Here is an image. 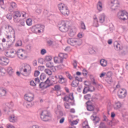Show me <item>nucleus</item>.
I'll use <instances>...</instances> for the list:
<instances>
[{"label": "nucleus", "instance_id": "f257e3e1", "mask_svg": "<svg viewBox=\"0 0 128 128\" xmlns=\"http://www.w3.org/2000/svg\"><path fill=\"white\" fill-rule=\"evenodd\" d=\"M16 54L19 58H24L26 56V51L24 49H19L16 52L14 50H11L8 52H6V56L8 58H14L16 56Z\"/></svg>", "mask_w": 128, "mask_h": 128}, {"label": "nucleus", "instance_id": "f03ea898", "mask_svg": "<svg viewBox=\"0 0 128 128\" xmlns=\"http://www.w3.org/2000/svg\"><path fill=\"white\" fill-rule=\"evenodd\" d=\"M5 38H2V42H6V46H8V48H10L16 42V34H8L5 35Z\"/></svg>", "mask_w": 128, "mask_h": 128}, {"label": "nucleus", "instance_id": "7ed1b4c3", "mask_svg": "<svg viewBox=\"0 0 128 128\" xmlns=\"http://www.w3.org/2000/svg\"><path fill=\"white\" fill-rule=\"evenodd\" d=\"M40 118L44 122H48L52 120V114L48 110H43L40 113Z\"/></svg>", "mask_w": 128, "mask_h": 128}, {"label": "nucleus", "instance_id": "20e7f679", "mask_svg": "<svg viewBox=\"0 0 128 128\" xmlns=\"http://www.w3.org/2000/svg\"><path fill=\"white\" fill-rule=\"evenodd\" d=\"M58 8L63 16H68L70 14L68 8L64 3L59 4H58Z\"/></svg>", "mask_w": 128, "mask_h": 128}, {"label": "nucleus", "instance_id": "39448f33", "mask_svg": "<svg viewBox=\"0 0 128 128\" xmlns=\"http://www.w3.org/2000/svg\"><path fill=\"white\" fill-rule=\"evenodd\" d=\"M30 70H32V68L29 64H26L22 67L20 68V72H24L23 76H30Z\"/></svg>", "mask_w": 128, "mask_h": 128}, {"label": "nucleus", "instance_id": "423d86ee", "mask_svg": "<svg viewBox=\"0 0 128 128\" xmlns=\"http://www.w3.org/2000/svg\"><path fill=\"white\" fill-rule=\"evenodd\" d=\"M68 43L70 46H80L82 44V40L80 38H71L68 40Z\"/></svg>", "mask_w": 128, "mask_h": 128}, {"label": "nucleus", "instance_id": "0eeeda50", "mask_svg": "<svg viewBox=\"0 0 128 128\" xmlns=\"http://www.w3.org/2000/svg\"><path fill=\"white\" fill-rule=\"evenodd\" d=\"M60 30L62 32H66L68 30V26L66 21H60L58 23Z\"/></svg>", "mask_w": 128, "mask_h": 128}, {"label": "nucleus", "instance_id": "6e6552de", "mask_svg": "<svg viewBox=\"0 0 128 128\" xmlns=\"http://www.w3.org/2000/svg\"><path fill=\"white\" fill-rule=\"evenodd\" d=\"M118 18L120 20H126L128 19V14L125 10L119 11L118 13Z\"/></svg>", "mask_w": 128, "mask_h": 128}, {"label": "nucleus", "instance_id": "1a4fd4ad", "mask_svg": "<svg viewBox=\"0 0 128 128\" xmlns=\"http://www.w3.org/2000/svg\"><path fill=\"white\" fill-rule=\"evenodd\" d=\"M44 26L42 24L36 25L32 28V30H34L36 34H40L42 32H44Z\"/></svg>", "mask_w": 128, "mask_h": 128}, {"label": "nucleus", "instance_id": "9d476101", "mask_svg": "<svg viewBox=\"0 0 128 128\" xmlns=\"http://www.w3.org/2000/svg\"><path fill=\"white\" fill-rule=\"evenodd\" d=\"M111 8L114 10L120 6V2L118 0H112L110 2Z\"/></svg>", "mask_w": 128, "mask_h": 128}, {"label": "nucleus", "instance_id": "9b49d317", "mask_svg": "<svg viewBox=\"0 0 128 128\" xmlns=\"http://www.w3.org/2000/svg\"><path fill=\"white\" fill-rule=\"evenodd\" d=\"M48 84H50V79L48 78L44 82H41L39 84V86L40 88H46L48 86H50Z\"/></svg>", "mask_w": 128, "mask_h": 128}, {"label": "nucleus", "instance_id": "f8f14e48", "mask_svg": "<svg viewBox=\"0 0 128 128\" xmlns=\"http://www.w3.org/2000/svg\"><path fill=\"white\" fill-rule=\"evenodd\" d=\"M24 98L25 100H26V102H32V100H34V94L30 93L26 94L24 96Z\"/></svg>", "mask_w": 128, "mask_h": 128}, {"label": "nucleus", "instance_id": "ddd939ff", "mask_svg": "<svg viewBox=\"0 0 128 128\" xmlns=\"http://www.w3.org/2000/svg\"><path fill=\"white\" fill-rule=\"evenodd\" d=\"M10 62V60L6 57L0 58V64L2 66H8Z\"/></svg>", "mask_w": 128, "mask_h": 128}, {"label": "nucleus", "instance_id": "4468645a", "mask_svg": "<svg viewBox=\"0 0 128 128\" xmlns=\"http://www.w3.org/2000/svg\"><path fill=\"white\" fill-rule=\"evenodd\" d=\"M14 103L12 102H7L5 104L4 112H10V108H12Z\"/></svg>", "mask_w": 128, "mask_h": 128}, {"label": "nucleus", "instance_id": "2eb2a0df", "mask_svg": "<svg viewBox=\"0 0 128 128\" xmlns=\"http://www.w3.org/2000/svg\"><path fill=\"white\" fill-rule=\"evenodd\" d=\"M22 16V14H20V11H16L14 12L13 14V18H14V20L15 22H18V20H16L18 18H20Z\"/></svg>", "mask_w": 128, "mask_h": 128}, {"label": "nucleus", "instance_id": "dca6fc26", "mask_svg": "<svg viewBox=\"0 0 128 128\" xmlns=\"http://www.w3.org/2000/svg\"><path fill=\"white\" fill-rule=\"evenodd\" d=\"M6 30H8V34H16V31H14V30L12 27L10 25H8L5 28Z\"/></svg>", "mask_w": 128, "mask_h": 128}, {"label": "nucleus", "instance_id": "f3484780", "mask_svg": "<svg viewBox=\"0 0 128 128\" xmlns=\"http://www.w3.org/2000/svg\"><path fill=\"white\" fill-rule=\"evenodd\" d=\"M76 28H72L69 30L68 34L70 36H76Z\"/></svg>", "mask_w": 128, "mask_h": 128}, {"label": "nucleus", "instance_id": "a211bd4d", "mask_svg": "<svg viewBox=\"0 0 128 128\" xmlns=\"http://www.w3.org/2000/svg\"><path fill=\"white\" fill-rule=\"evenodd\" d=\"M92 89H90V88L88 86H85L83 90L82 94H86L88 92H94L96 90V88L94 87H92Z\"/></svg>", "mask_w": 128, "mask_h": 128}, {"label": "nucleus", "instance_id": "6ab92c4d", "mask_svg": "<svg viewBox=\"0 0 128 128\" xmlns=\"http://www.w3.org/2000/svg\"><path fill=\"white\" fill-rule=\"evenodd\" d=\"M118 97L120 98H124L126 96V90L125 89H122V91H120Z\"/></svg>", "mask_w": 128, "mask_h": 128}, {"label": "nucleus", "instance_id": "aec40b11", "mask_svg": "<svg viewBox=\"0 0 128 128\" xmlns=\"http://www.w3.org/2000/svg\"><path fill=\"white\" fill-rule=\"evenodd\" d=\"M8 120L10 122H18V118L14 114H12L9 116Z\"/></svg>", "mask_w": 128, "mask_h": 128}, {"label": "nucleus", "instance_id": "412c9836", "mask_svg": "<svg viewBox=\"0 0 128 128\" xmlns=\"http://www.w3.org/2000/svg\"><path fill=\"white\" fill-rule=\"evenodd\" d=\"M90 102V101L86 102V108L89 112H92L94 110V107L92 104H89Z\"/></svg>", "mask_w": 128, "mask_h": 128}, {"label": "nucleus", "instance_id": "4be33fe9", "mask_svg": "<svg viewBox=\"0 0 128 128\" xmlns=\"http://www.w3.org/2000/svg\"><path fill=\"white\" fill-rule=\"evenodd\" d=\"M58 56L60 58V62H64V58H68V54L60 53L58 54Z\"/></svg>", "mask_w": 128, "mask_h": 128}, {"label": "nucleus", "instance_id": "5701e85b", "mask_svg": "<svg viewBox=\"0 0 128 128\" xmlns=\"http://www.w3.org/2000/svg\"><path fill=\"white\" fill-rule=\"evenodd\" d=\"M6 72L10 76H14V69L12 67H8L6 68Z\"/></svg>", "mask_w": 128, "mask_h": 128}, {"label": "nucleus", "instance_id": "b1692460", "mask_svg": "<svg viewBox=\"0 0 128 128\" xmlns=\"http://www.w3.org/2000/svg\"><path fill=\"white\" fill-rule=\"evenodd\" d=\"M96 8L98 12H102V1L99 0L96 4Z\"/></svg>", "mask_w": 128, "mask_h": 128}, {"label": "nucleus", "instance_id": "393cba45", "mask_svg": "<svg viewBox=\"0 0 128 128\" xmlns=\"http://www.w3.org/2000/svg\"><path fill=\"white\" fill-rule=\"evenodd\" d=\"M94 19V23L93 26L96 28H98V18L96 17V15H94L93 16Z\"/></svg>", "mask_w": 128, "mask_h": 128}, {"label": "nucleus", "instance_id": "a878e982", "mask_svg": "<svg viewBox=\"0 0 128 128\" xmlns=\"http://www.w3.org/2000/svg\"><path fill=\"white\" fill-rule=\"evenodd\" d=\"M98 18L101 24H104L106 20V14H100Z\"/></svg>", "mask_w": 128, "mask_h": 128}, {"label": "nucleus", "instance_id": "bb28decb", "mask_svg": "<svg viewBox=\"0 0 128 128\" xmlns=\"http://www.w3.org/2000/svg\"><path fill=\"white\" fill-rule=\"evenodd\" d=\"M114 47L116 50H122V46L118 42L116 44H114Z\"/></svg>", "mask_w": 128, "mask_h": 128}, {"label": "nucleus", "instance_id": "cd10ccee", "mask_svg": "<svg viewBox=\"0 0 128 128\" xmlns=\"http://www.w3.org/2000/svg\"><path fill=\"white\" fill-rule=\"evenodd\" d=\"M91 120L94 122V123L98 124L100 122V118L98 116H91Z\"/></svg>", "mask_w": 128, "mask_h": 128}, {"label": "nucleus", "instance_id": "c85d7f7f", "mask_svg": "<svg viewBox=\"0 0 128 128\" xmlns=\"http://www.w3.org/2000/svg\"><path fill=\"white\" fill-rule=\"evenodd\" d=\"M100 64L102 66H106V65L108 64V61L104 59H102L100 60Z\"/></svg>", "mask_w": 128, "mask_h": 128}, {"label": "nucleus", "instance_id": "c756f323", "mask_svg": "<svg viewBox=\"0 0 128 128\" xmlns=\"http://www.w3.org/2000/svg\"><path fill=\"white\" fill-rule=\"evenodd\" d=\"M122 108V103L120 102H117L114 106V110H118Z\"/></svg>", "mask_w": 128, "mask_h": 128}, {"label": "nucleus", "instance_id": "7c9ffc66", "mask_svg": "<svg viewBox=\"0 0 128 128\" xmlns=\"http://www.w3.org/2000/svg\"><path fill=\"white\" fill-rule=\"evenodd\" d=\"M6 91L4 89H0V96H6Z\"/></svg>", "mask_w": 128, "mask_h": 128}, {"label": "nucleus", "instance_id": "2f4dec72", "mask_svg": "<svg viewBox=\"0 0 128 128\" xmlns=\"http://www.w3.org/2000/svg\"><path fill=\"white\" fill-rule=\"evenodd\" d=\"M79 82L78 81H76V80H73L72 84V86H73V88H76L78 86Z\"/></svg>", "mask_w": 128, "mask_h": 128}, {"label": "nucleus", "instance_id": "473e14b6", "mask_svg": "<svg viewBox=\"0 0 128 128\" xmlns=\"http://www.w3.org/2000/svg\"><path fill=\"white\" fill-rule=\"evenodd\" d=\"M46 66L47 68H54V63L52 62H48L46 64Z\"/></svg>", "mask_w": 128, "mask_h": 128}, {"label": "nucleus", "instance_id": "72a5a7b5", "mask_svg": "<svg viewBox=\"0 0 128 128\" xmlns=\"http://www.w3.org/2000/svg\"><path fill=\"white\" fill-rule=\"evenodd\" d=\"M26 52H32V46L30 45H27L26 46Z\"/></svg>", "mask_w": 128, "mask_h": 128}, {"label": "nucleus", "instance_id": "f704fd0d", "mask_svg": "<svg viewBox=\"0 0 128 128\" xmlns=\"http://www.w3.org/2000/svg\"><path fill=\"white\" fill-rule=\"evenodd\" d=\"M54 62L56 64L60 62V56H58V57H54Z\"/></svg>", "mask_w": 128, "mask_h": 128}, {"label": "nucleus", "instance_id": "c9c22d12", "mask_svg": "<svg viewBox=\"0 0 128 128\" xmlns=\"http://www.w3.org/2000/svg\"><path fill=\"white\" fill-rule=\"evenodd\" d=\"M83 128H90L88 124V121H84L82 124Z\"/></svg>", "mask_w": 128, "mask_h": 128}, {"label": "nucleus", "instance_id": "e433bc0d", "mask_svg": "<svg viewBox=\"0 0 128 128\" xmlns=\"http://www.w3.org/2000/svg\"><path fill=\"white\" fill-rule=\"evenodd\" d=\"M26 23L28 26H32V20L30 18H28L26 21Z\"/></svg>", "mask_w": 128, "mask_h": 128}, {"label": "nucleus", "instance_id": "4c0bfd02", "mask_svg": "<svg viewBox=\"0 0 128 128\" xmlns=\"http://www.w3.org/2000/svg\"><path fill=\"white\" fill-rule=\"evenodd\" d=\"M10 6L11 8H12L14 10V8H16V2H12L10 3Z\"/></svg>", "mask_w": 128, "mask_h": 128}, {"label": "nucleus", "instance_id": "58836bf2", "mask_svg": "<svg viewBox=\"0 0 128 128\" xmlns=\"http://www.w3.org/2000/svg\"><path fill=\"white\" fill-rule=\"evenodd\" d=\"M44 72H46V74H48V76H52V74L51 70L48 69H46Z\"/></svg>", "mask_w": 128, "mask_h": 128}, {"label": "nucleus", "instance_id": "ea45409f", "mask_svg": "<svg viewBox=\"0 0 128 128\" xmlns=\"http://www.w3.org/2000/svg\"><path fill=\"white\" fill-rule=\"evenodd\" d=\"M52 60V56H46L45 58V60L46 62H50Z\"/></svg>", "mask_w": 128, "mask_h": 128}, {"label": "nucleus", "instance_id": "a19ab883", "mask_svg": "<svg viewBox=\"0 0 128 128\" xmlns=\"http://www.w3.org/2000/svg\"><path fill=\"white\" fill-rule=\"evenodd\" d=\"M22 42L20 40H18L16 44V46H22Z\"/></svg>", "mask_w": 128, "mask_h": 128}, {"label": "nucleus", "instance_id": "79ce46f5", "mask_svg": "<svg viewBox=\"0 0 128 128\" xmlns=\"http://www.w3.org/2000/svg\"><path fill=\"white\" fill-rule=\"evenodd\" d=\"M6 18L8 20H12V14L8 13L6 15Z\"/></svg>", "mask_w": 128, "mask_h": 128}, {"label": "nucleus", "instance_id": "37998d69", "mask_svg": "<svg viewBox=\"0 0 128 128\" xmlns=\"http://www.w3.org/2000/svg\"><path fill=\"white\" fill-rule=\"evenodd\" d=\"M106 80L110 84L112 82V77L106 78Z\"/></svg>", "mask_w": 128, "mask_h": 128}, {"label": "nucleus", "instance_id": "c03bdc74", "mask_svg": "<svg viewBox=\"0 0 128 128\" xmlns=\"http://www.w3.org/2000/svg\"><path fill=\"white\" fill-rule=\"evenodd\" d=\"M92 84H94V86H100V84L96 83V80H94V78H93L92 80Z\"/></svg>", "mask_w": 128, "mask_h": 128}, {"label": "nucleus", "instance_id": "a18cd8bd", "mask_svg": "<svg viewBox=\"0 0 128 128\" xmlns=\"http://www.w3.org/2000/svg\"><path fill=\"white\" fill-rule=\"evenodd\" d=\"M66 76L68 78H69V80H72V78H74L72 76V75H70L68 72H66Z\"/></svg>", "mask_w": 128, "mask_h": 128}, {"label": "nucleus", "instance_id": "49530a36", "mask_svg": "<svg viewBox=\"0 0 128 128\" xmlns=\"http://www.w3.org/2000/svg\"><path fill=\"white\" fill-rule=\"evenodd\" d=\"M88 52L90 54H96V50H94V48H90L88 50Z\"/></svg>", "mask_w": 128, "mask_h": 128}, {"label": "nucleus", "instance_id": "de8ad7c7", "mask_svg": "<svg viewBox=\"0 0 128 128\" xmlns=\"http://www.w3.org/2000/svg\"><path fill=\"white\" fill-rule=\"evenodd\" d=\"M46 78V75L44 73H42L40 76V80H44Z\"/></svg>", "mask_w": 128, "mask_h": 128}, {"label": "nucleus", "instance_id": "09e8293b", "mask_svg": "<svg viewBox=\"0 0 128 128\" xmlns=\"http://www.w3.org/2000/svg\"><path fill=\"white\" fill-rule=\"evenodd\" d=\"M80 24L82 30H86V24H84V23L83 22H81Z\"/></svg>", "mask_w": 128, "mask_h": 128}, {"label": "nucleus", "instance_id": "8fccbe9b", "mask_svg": "<svg viewBox=\"0 0 128 128\" xmlns=\"http://www.w3.org/2000/svg\"><path fill=\"white\" fill-rule=\"evenodd\" d=\"M70 98L69 96H65L64 98V102H70Z\"/></svg>", "mask_w": 128, "mask_h": 128}, {"label": "nucleus", "instance_id": "3c124183", "mask_svg": "<svg viewBox=\"0 0 128 128\" xmlns=\"http://www.w3.org/2000/svg\"><path fill=\"white\" fill-rule=\"evenodd\" d=\"M30 85L32 86H36V82H34V81L31 80V81H30Z\"/></svg>", "mask_w": 128, "mask_h": 128}, {"label": "nucleus", "instance_id": "603ef678", "mask_svg": "<svg viewBox=\"0 0 128 128\" xmlns=\"http://www.w3.org/2000/svg\"><path fill=\"white\" fill-rule=\"evenodd\" d=\"M68 96H69L70 100H74V93H70Z\"/></svg>", "mask_w": 128, "mask_h": 128}, {"label": "nucleus", "instance_id": "864d4df0", "mask_svg": "<svg viewBox=\"0 0 128 128\" xmlns=\"http://www.w3.org/2000/svg\"><path fill=\"white\" fill-rule=\"evenodd\" d=\"M47 44L49 46H52V44H54V41L52 40H48L47 41Z\"/></svg>", "mask_w": 128, "mask_h": 128}, {"label": "nucleus", "instance_id": "5fc2aeb1", "mask_svg": "<svg viewBox=\"0 0 128 128\" xmlns=\"http://www.w3.org/2000/svg\"><path fill=\"white\" fill-rule=\"evenodd\" d=\"M36 14H42V8H38L36 10Z\"/></svg>", "mask_w": 128, "mask_h": 128}, {"label": "nucleus", "instance_id": "6e6d98bb", "mask_svg": "<svg viewBox=\"0 0 128 128\" xmlns=\"http://www.w3.org/2000/svg\"><path fill=\"white\" fill-rule=\"evenodd\" d=\"M100 128H106V124H104V122H101L100 124V126H99Z\"/></svg>", "mask_w": 128, "mask_h": 128}, {"label": "nucleus", "instance_id": "4d7b16f0", "mask_svg": "<svg viewBox=\"0 0 128 128\" xmlns=\"http://www.w3.org/2000/svg\"><path fill=\"white\" fill-rule=\"evenodd\" d=\"M106 78H112V72H109L106 73Z\"/></svg>", "mask_w": 128, "mask_h": 128}, {"label": "nucleus", "instance_id": "13d9d810", "mask_svg": "<svg viewBox=\"0 0 128 128\" xmlns=\"http://www.w3.org/2000/svg\"><path fill=\"white\" fill-rule=\"evenodd\" d=\"M73 66L74 68H76V67L78 66V62L76 60H74Z\"/></svg>", "mask_w": 128, "mask_h": 128}, {"label": "nucleus", "instance_id": "bf43d9fd", "mask_svg": "<svg viewBox=\"0 0 128 128\" xmlns=\"http://www.w3.org/2000/svg\"><path fill=\"white\" fill-rule=\"evenodd\" d=\"M60 84H64V82H66V79L64 78H62V79L59 80Z\"/></svg>", "mask_w": 128, "mask_h": 128}, {"label": "nucleus", "instance_id": "052dcab7", "mask_svg": "<svg viewBox=\"0 0 128 128\" xmlns=\"http://www.w3.org/2000/svg\"><path fill=\"white\" fill-rule=\"evenodd\" d=\"M40 54L42 55L45 54H46V49H42L41 50Z\"/></svg>", "mask_w": 128, "mask_h": 128}, {"label": "nucleus", "instance_id": "680f3d73", "mask_svg": "<svg viewBox=\"0 0 128 128\" xmlns=\"http://www.w3.org/2000/svg\"><path fill=\"white\" fill-rule=\"evenodd\" d=\"M40 71L36 70L34 72V76H40Z\"/></svg>", "mask_w": 128, "mask_h": 128}, {"label": "nucleus", "instance_id": "e2e57ef3", "mask_svg": "<svg viewBox=\"0 0 128 128\" xmlns=\"http://www.w3.org/2000/svg\"><path fill=\"white\" fill-rule=\"evenodd\" d=\"M55 90H60V86L58 85H56L54 86Z\"/></svg>", "mask_w": 128, "mask_h": 128}, {"label": "nucleus", "instance_id": "0e129e2a", "mask_svg": "<svg viewBox=\"0 0 128 128\" xmlns=\"http://www.w3.org/2000/svg\"><path fill=\"white\" fill-rule=\"evenodd\" d=\"M84 98L86 100H90V94H87L85 96H84Z\"/></svg>", "mask_w": 128, "mask_h": 128}, {"label": "nucleus", "instance_id": "69168bd1", "mask_svg": "<svg viewBox=\"0 0 128 128\" xmlns=\"http://www.w3.org/2000/svg\"><path fill=\"white\" fill-rule=\"evenodd\" d=\"M64 106H65V108H66L67 110H69V108H70V104H68L65 103Z\"/></svg>", "mask_w": 128, "mask_h": 128}, {"label": "nucleus", "instance_id": "338daca9", "mask_svg": "<svg viewBox=\"0 0 128 128\" xmlns=\"http://www.w3.org/2000/svg\"><path fill=\"white\" fill-rule=\"evenodd\" d=\"M107 124H108V126H112V120H108V121L107 122Z\"/></svg>", "mask_w": 128, "mask_h": 128}, {"label": "nucleus", "instance_id": "774afa93", "mask_svg": "<svg viewBox=\"0 0 128 128\" xmlns=\"http://www.w3.org/2000/svg\"><path fill=\"white\" fill-rule=\"evenodd\" d=\"M78 121L76 120H74V121H72V122H71V126H74L75 124H78Z\"/></svg>", "mask_w": 128, "mask_h": 128}]
</instances>
